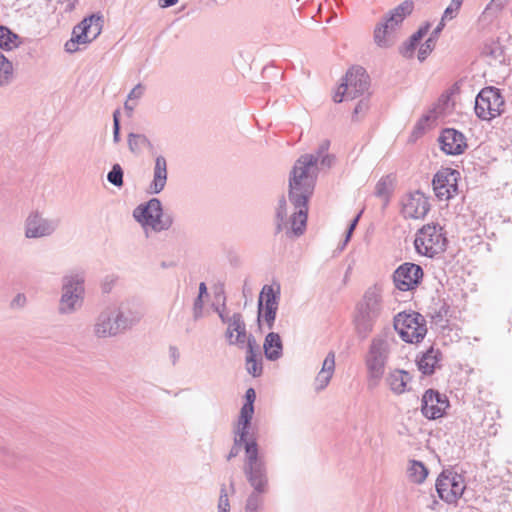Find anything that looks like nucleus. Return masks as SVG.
<instances>
[{"label":"nucleus","instance_id":"1","mask_svg":"<svg viewBox=\"0 0 512 512\" xmlns=\"http://www.w3.org/2000/svg\"><path fill=\"white\" fill-rule=\"evenodd\" d=\"M329 141H324L315 153L301 155L295 162L289 177V200L295 208L290 218L287 235L299 237L306 229L308 202L311 198L319 172V160L329 148Z\"/></svg>","mask_w":512,"mask_h":512},{"label":"nucleus","instance_id":"2","mask_svg":"<svg viewBox=\"0 0 512 512\" xmlns=\"http://www.w3.org/2000/svg\"><path fill=\"white\" fill-rule=\"evenodd\" d=\"M384 312L381 289L377 285L369 287L355 308L354 324L357 334L365 338Z\"/></svg>","mask_w":512,"mask_h":512},{"label":"nucleus","instance_id":"3","mask_svg":"<svg viewBox=\"0 0 512 512\" xmlns=\"http://www.w3.org/2000/svg\"><path fill=\"white\" fill-rule=\"evenodd\" d=\"M414 9L412 0H405L390 10L377 25L373 32L375 44L380 48H390L397 41V31L403 21Z\"/></svg>","mask_w":512,"mask_h":512},{"label":"nucleus","instance_id":"4","mask_svg":"<svg viewBox=\"0 0 512 512\" xmlns=\"http://www.w3.org/2000/svg\"><path fill=\"white\" fill-rule=\"evenodd\" d=\"M243 474L252 491L247 496L245 512H262L265 495L270 491L268 465H258L243 468Z\"/></svg>","mask_w":512,"mask_h":512},{"label":"nucleus","instance_id":"5","mask_svg":"<svg viewBox=\"0 0 512 512\" xmlns=\"http://www.w3.org/2000/svg\"><path fill=\"white\" fill-rule=\"evenodd\" d=\"M390 355V342L383 336L372 339L365 356L368 387L376 388L385 372V366Z\"/></svg>","mask_w":512,"mask_h":512},{"label":"nucleus","instance_id":"6","mask_svg":"<svg viewBox=\"0 0 512 512\" xmlns=\"http://www.w3.org/2000/svg\"><path fill=\"white\" fill-rule=\"evenodd\" d=\"M84 282V275L80 272L63 276L58 305L60 315H71L81 308L85 294Z\"/></svg>","mask_w":512,"mask_h":512},{"label":"nucleus","instance_id":"7","mask_svg":"<svg viewBox=\"0 0 512 512\" xmlns=\"http://www.w3.org/2000/svg\"><path fill=\"white\" fill-rule=\"evenodd\" d=\"M109 308L122 334L132 330L145 316L144 303L136 296H127Z\"/></svg>","mask_w":512,"mask_h":512},{"label":"nucleus","instance_id":"8","mask_svg":"<svg viewBox=\"0 0 512 512\" xmlns=\"http://www.w3.org/2000/svg\"><path fill=\"white\" fill-rule=\"evenodd\" d=\"M448 240L443 227L438 223L423 225L416 233L414 247L418 254L433 258L443 253Z\"/></svg>","mask_w":512,"mask_h":512},{"label":"nucleus","instance_id":"9","mask_svg":"<svg viewBox=\"0 0 512 512\" xmlns=\"http://www.w3.org/2000/svg\"><path fill=\"white\" fill-rule=\"evenodd\" d=\"M134 219L143 227H150L155 232L168 230L172 225V218L164 215L162 203L158 198H151L138 205L133 210Z\"/></svg>","mask_w":512,"mask_h":512},{"label":"nucleus","instance_id":"10","mask_svg":"<svg viewBox=\"0 0 512 512\" xmlns=\"http://www.w3.org/2000/svg\"><path fill=\"white\" fill-rule=\"evenodd\" d=\"M369 87L370 79L366 70L360 66L352 67L342 78V82L333 97L334 102H342L345 96L350 99H355L363 96L365 93L369 95Z\"/></svg>","mask_w":512,"mask_h":512},{"label":"nucleus","instance_id":"11","mask_svg":"<svg viewBox=\"0 0 512 512\" xmlns=\"http://www.w3.org/2000/svg\"><path fill=\"white\" fill-rule=\"evenodd\" d=\"M394 329L406 343H419L427 334L426 320L418 312H400L394 317Z\"/></svg>","mask_w":512,"mask_h":512},{"label":"nucleus","instance_id":"12","mask_svg":"<svg viewBox=\"0 0 512 512\" xmlns=\"http://www.w3.org/2000/svg\"><path fill=\"white\" fill-rule=\"evenodd\" d=\"M505 100L499 88L484 87L475 98L474 111L484 121H490L504 112Z\"/></svg>","mask_w":512,"mask_h":512},{"label":"nucleus","instance_id":"13","mask_svg":"<svg viewBox=\"0 0 512 512\" xmlns=\"http://www.w3.org/2000/svg\"><path fill=\"white\" fill-rule=\"evenodd\" d=\"M251 424L237 421L233 428L235 440L244 443V463L243 468L267 464L263 455L260 454V448L254 434L250 433Z\"/></svg>","mask_w":512,"mask_h":512},{"label":"nucleus","instance_id":"14","mask_svg":"<svg viewBox=\"0 0 512 512\" xmlns=\"http://www.w3.org/2000/svg\"><path fill=\"white\" fill-rule=\"evenodd\" d=\"M424 277L423 268L412 262H405L399 265L393 273V282L400 291L415 290Z\"/></svg>","mask_w":512,"mask_h":512},{"label":"nucleus","instance_id":"15","mask_svg":"<svg viewBox=\"0 0 512 512\" xmlns=\"http://www.w3.org/2000/svg\"><path fill=\"white\" fill-rule=\"evenodd\" d=\"M459 171L452 168L439 170L432 179V186L439 200H449L458 194Z\"/></svg>","mask_w":512,"mask_h":512},{"label":"nucleus","instance_id":"16","mask_svg":"<svg viewBox=\"0 0 512 512\" xmlns=\"http://www.w3.org/2000/svg\"><path fill=\"white\" fill-rule=\"evenodd\" d=\"M450 406L446 395L435 389H427L421 398V413L429 419L435 420L445 415L446 409Z\"/></svg>","mask_w":512,"mask_h":512},{"label":"nucleus","instance_id":"17","mask_svg":"<svg viewBox=\"0 0 512 512\" xmlns=\"http://www.w3.org/2000/svg\"><path fill=\"white\" fill-rule=\"evenodd\" d=\"M59 226V219L45 218L39 212H31L25 221V237L29 239L50 236Z\"/></svg>","mask_w":512,"mask_h":512},{"label":"nucleus","instance_id":"18","mask_svg":"<svg viewBox=\"0 0 512 512\" xmlns=\"http://www.w3.org/2000/svg\"><path fill=\"white\" fill-rule=\"evenodd\" d=\"M429 209L428 198L419 190L408 193L402 200V214L405 218H424Z\"/></svg>","mask_w":512,"mask_h":512},{"label":"nucleus","instance_id":"19","mask_svg":"<svg viewBox=\"0 0 512 512\" xmlns=\"http://www.w3.org/2000/svg\"><path fill=\"white\" fill-rule=\"evenodd\" d=\"M116 325L115 318L108 306L95 317L92 325V333L97 339L114 338L122 335L119 327Z\"/></svg>","mask_w":512,"mask_h":512},{"label":"nucleus","instance_id":"20","mask_svg":"<svg viewBox=\"0 0 512 512\" xmlns=\"http://www.w3.org/2000/svg\"><path fill=\"white\" fill-rule=\"evenodd\" d=\"M438 142L440 149L447 155L463 154L467 148L466 137L454 128H445L441 131Z\"/></svg>","mask_w":512,"mask_h":512},{"label":"nucleus","instance_id":"21","mask_svg":"<svg viewBox=\"0 0 512 512\" xmlns=\"http://www.w3.org/2000/svg\"><path fill=\"white\" fill-rule=\"evenodd\" d=\"M441 360V351L434 348V346H430L426 351L418 354L416 358V365L423 375L430 376L435 373L437 368L440 367Z\"/></svg>","mask_w":512,"mask_h":512},{"label":"nucleus","instance_id":"22","mask_svg":"<svg viewBox=\"0 0 512 512\" xmlns=\"http://www.w3.org/2000/svg\"><path fill=\"white\" fill-rule=\"evenodd\" d=\"M167 179V161L164 156L158 155L154 161L153 178L148 186L147 192L149 194L161 193L166 186Z\"/></svg>","mask_w":512,"mask_h":512},{"label":"nucleus","instance_id":"23","mask_svg":"<svg viewBox=\"0 0 512 512\" xmlns=\"http://www.w3.org/2000/svg\"><path fill=\"white\" fill-rule=\"evenodd\" d=\"M245 360L247 372L255 378L260 377L263 373V362L261 356L258 355V346L252 335L247 338Z\"/></svg>","mask_w":512,"mask_h":512},{"label":"nucleus","instance_id":"24","mask_svg":"<svg viewBox=\"0 0 512 512\" xmlns=\"http://www.w3.org/2000/svg\"><path fill=\"white\" fill-rule=\"evenodd\" d=\"M411 380L412 376L410 373L403 369H394L390 371L385 378L386 384L396 395H402L409 391L407 385Z\"/></svg>","mask_w":512,"mask_h":512},{"label":"nucleus","instance_id":"25","mask_svg":"<svg viewBox=\"0 0 512 512\" xmlns=\"http://www.w3.org/2000/svg\"><path fill=\"white\" fill-rule=\"evenodd\" d=\"M430 28L431 24L429 22H425L421 25L399 48L400 54L407 59L413 58L416 48L419 46L421 40L428 34Z\"/></svg>","mask_w":512,"mask_h":512},{"label":"nucleus","instance_id":"26","mask_svg":"<svg viewBox=\"0 0 512 512\" xmlns=\"http://www.w3.org/2000/svg\"><path fill=\"white\" fill-rule=\"evenodd\" d=\"M264 355L269 361H277L283 355V342L276 332H269L263 343Z\"/></svg>","mask_w":512,"mask_h":512},{"label":"nucleus","instance_id":"27","mask_svg":"<svg viewBox=\"0 0 512 512\" xmlns=\"http://www.w3.org/2000/svg\"><path fill=\"white\" fill-rule=\"evenodd\" d=\"M335 370V354L333 351H330L322 364L321 371L317 374L315 378V389L317 391L323 390L330 382L332 375Z\"/></svg>","mask_w":512,"mask_h":512},{"label":"nucleus","instance_id":"28","mask_svg":"<svg viewBox=\"0 0 512 512\" xmlns=\"http://www.w3.org/2000/svg\"><path fill=\"white\" fill-rule=\"evenodd\" d=\"M449 481L450 490L449 493L446 494V503L453 504L456 503L457 500L463 495L466 484L464 477L453 470Z\"/></svg>","mask_w":512,"mask_h":512},{"label":"nucleus","instance_id":"29","mask_svg":"<svg viewBox=\"0 0 512 512\" xmlns=\"http://www.w3.org/2000/svg\"><path fill=\"white\" fill-rule=\"evenodd\" d=\"M445 27V23L440 21L438 25L433 29L429 37L425 40V42L420 46L418 51V60L423 62L430 55V53L434 50L437 39L441 34L442 30Z\"/></svg>","mask_w":512,"mask_h":512},{"label":"nucleus","instance_id":"30","mask_svg":"<svg viewBox=\"0 0 512 512\" xmlns=\"http://www.w3.org/2000/svg\"><path fill=\"white\" fill-rule=\"evenodd\" d=\"M280 300V287L273 285H264L258 301H262L263 308L278 309Z\"/></svg>","mask_w":512,"mask_h":512},{"label":"nucleus","instance_id":"31","mask_svg":"<svg viewBox=\"0 0 512 512\" xmlns=\"http://www.w3.org/2000/svg\"><path fill=\"white\" fill-rule=\"evenodd\" d=\"M99 20V14H91L85 17L79 24H77L73 28V34H75L78 40H81L82 43L88 44L91 43L90 37V28L93 21Z\"/></svg>","mask_w":512,"mask_h":512},{"label":"nucleus","instance_id":"32","mask_svg":"<svg viewBox=\"0 0 512 512\" xmlns=\"http://www.w3.org/2000/svg\"><path fill=\"white\" fill-rule=\"evenodd\" d=\"M482 53L495 63L504 64L506 62L505 49L499 41L486 43L483 47Z\"/></svg>","mask_w":512,"mask_h":512},{"label":"nucleus","instance_id":"33","mask_svg":"<svg viewBox=\"0 0 512 512\" xmlns=\"http://www.w3.org/2000/svg\"><path fill=\"white\" fill-rule=\"evenodd\" d=\"M128 147L132 153H139L143 148L152 150L154 148L152 142L143 134L129 133Z\"/></svg>","mask_w":512,"mask_h":512},{"label":"nucleus","instance_id":"34","mask_svg":"<svg viewBox=\"0 0 512 512\" xmlns=\"http://www.w3.org/2000/svg\"><path fill=\"white\" fill-rule=\"evenodd\" d=\"M278 309L263 308L262 301L257 304V323L259 327L264 322L269 330H272L275 324Z\"/></svg>","mask_w":512,"mask_h":512},{"label":"nucleus","instance_id":"35","mask_svg":"<svg viewBox=\"0 0 512 512\" xmlns=\"http://www.w3.org/2000/svg\"><path fill=\"white\" fill-rule=\"evenodd\" d=\"M408 471L411 481L417 484L423 483L429 473L428 468L424 465V463L418 460L410 461Z\"/></svg>","mask_w":512,"mask_h":512},{"label":"nucleus","instance_id":"36","mask_svg":"<svg viewBox=\"0 0 512 512\" xmlns=\"http://www.w3.org/2000/svg\"><path fill=\"white\" fill-rule=\"evenodd\" d=\"M19 45V36L8 27L0 25V48L12 50Z\"/></svg>","mask_w":512,"mask_h":512},{"label":"nucleus","instance_id":"37","mask_svg":"<svg viewBox=\"0 0 512 512\" xmlns=\"http://www.w3.org/2000/svg\"><path fill=\"white\" fill-rule=\"evenodd\" d=\"M452 475V470L444 469L439 476L437 477L435 488L436 492L441 500L446 502V494L449 493L450 490V476Z\"/></svg>","mask_w":512,"mask_h":512},{"label":"nucleus","instance_id":"38","mask_svg":"<svg viewBox=\"0 0 512 512\" xmlns=\"http://www.w3.org/2000/svg\"><path fill=\"white\" fill-rule=\"evenodd\" d=\"M287 217V202L284 196H282L279 201L276 208V227H275V233H280L284 227H286Z\"/></svg>","mask_w":512,"mask_h":512},{"label":"nucleus","instance_id":"39","mask_svg":"<svg viewBox=\"0 0 512 512\" xmlns=\"http://www.w3.org/2000/svg\"><path fill=\"white\" fill-rule=\"evenodd\" d=\"M244 319L242 314L240 313H234L231 315V321L227 324V330L225 332V337L227 338L228 342L234 337V332H237L238 330H244Z\"/></svg>","mask_w":512,"mask_h":512},{"label":"nucleus","instance_id":"40","mask_svg":"<svg viewBox=\"0 0 512 512\" xmlns=\"http://www.w3.org/2000/svg\"><path fill=\"white\" fill-rule=\"evenodd\" d=\"M393 180L390 175L382 177L376 184L375 195L381 198H388L392 191Z\"/></svg>","mask_w":512,"mask_h":512},{"label":"nucleus","instance_id":"41","mask_svg":"<svg viewBox=\"0 0 512 512\" xmlns=\"http://www.w3.org/2000/svg\"><path fill=\"white\" fill-rule=\"evenodd\" d=\"M13 74L12 63L0 52V85L8 83Z\"/></svg>","mask_w":512,"mask_h":512},{"label":"nucleus","instance_id":"42","mask_svg":"<svg viewBox=\"0 0 512 512\" xmlns=\"http://www.w3.org/2000/svg\"><path fill=\"white\" fill-rule=\"evenodd\" d=\"M123 176L124 171L120 164L116 163L112 166L111 170L107 174V180L110 184L114 185L115 187H122L123 186Z\"/></svg>","mask_w":512,"mask_h":512},{"label":"nucleus","instance_id":"43","mask_svg":"<svg viewBox=\"0 0 512 512\" xmlns=\"http://www.w3.org/2000/svg\"><path fill=\"white\" fill-rule=\"evenodd\" d=\"M429 120H430V117L428 115H425L421 119H419L413 129L411 137L416 139V138L422 136L425 133L426 125L429 122Z\"/></svg>","mask_w":512,"mask_h":512},{"label":"nucleus","instance_id":"44","mask_svg":"<svg viewBox=\"0 0 512 512\" xmlns=\"http://www.w3.org/2000/svg\"><path fill=\"white\" fill-rule=\"evenodd\" d=\"M254 406L242 405L237 421L252 424Z\"/></svg>","mask_w":512,"mask_h":512},{"label":"nucleus","instance_id":"45","mask_svg":"<svg viewBox=\"0 0 512 512\" xmlns=\"http://www.w3.org/2000/svg\"><path fill=\"white\" fill-rule=\"evenodd\" d=\"M369 109V100L367 97L362 98L355 106L352 114L353 120H358V115L363 114Z\"/></svg>","mask_w":512,"mask_h":512},{"label":"nucleus","instance_id":"46","mask_svg":"<svg viewBox=\"0 0 512 512\" xmlns=\"http://www.w3.org/2000/svg\"><path fill=\"white\" fill-rule=\"evenodd\" d=\"M103 23H104L103 16L99 15V20L93 21V24H91V28H90L91 42L93 40H95L101 34L102 28H103Z\"/></svg>","mask_w":512,"mask_h":512},{"label":"nucleus","instance_id":"47","mask_svg":"<svg viewBox=\"0 0 512 512\" xmlns=\"http://www.w3.org/2000/svg\"><path fill=\"white\" fill-rule=\"evenodd\" d=\"M218 509H219V512H230L229 511L230 503H229L228 495H227L224 487L221 489L219 503H218Z\"/></svg>","mask_w":512,"mask_h":512},{"label":"nucleus","instance_id":"48","mask_svg":"<svg viewBox=\"0 0 512 512\" xmlns=\"http://www.w3.org/2000/svg\"><path fill=\"white\" fill-rule=\"evenodd\" d=\"M362 215V211H360L350 222L349 226L347 227L346 234H345V243H348L353 235L354 230L356 229L358 222L360 220V217Z\"/></svg>","mask_w":512,"mask_h":512},{"label":"nucleus","instance_id":"49","mask_svg":"<svg viewBox=\"0 0 512 512\" xmlns=\"http://www.w3.org/2000/svg\"><path fill=\"white\" fill-rule=\"evenodd\" d=\"M449 310H450V307L444 303L440 309L435 312V315H433V319L435 320V322L438 324V323H441L442 321H448L447 320V316H448V313H449Z\"/></svg>","mask_w":512,"mask_h":512},{"label":"nucleus","instance_id":"50","mask_svg":"<svg viewBox=\"0 0 512 512\" xmlns=\"http://www.w3.org/2000/svg\"><path fill=\"white\" fill-rule=\"evenodd\" d=\"M120 129L119 111L116 110L113 114V141L115 143L120 141Z\"/></svg>","mask_w":512,"mask_h":512},{"label":"nucleus","instance_id":"51","mask_svg":"<svg viewBox=\"0 0 512 512\" xmlns=\"http://www.w3.org/2000/svg\"><path fill=\"white\" fill-rule=\"evenodd\" d=\"M79 44H83L81 40H78L77 36L72 33V37L65 43V51L68 53L76 52Z\"/></svg>","mask_w":512,"mask_h":512},{"label":"nucleus","instance_id":"52","mask_svg":"<svg viewBox=\"0 0 512 512\" xmlns=\"http://www.w3.org/2000/svg\"><path fill=\"white\" fill-rule=\"evenodd\" d=\"M27 302V298L25 294L18 293L10 302V307L12 309H22Z\"/></svg>","mask_w":512,"mask_h":512},{"label":"nucleus","instance_id":"53","mask_svg":"<svg viewBox=\"0 0 512 512\" xmlns=\"http://www.w3.org/2000/svg\"><path fill=\"white\" fill-rule=\"evenodd\" d=\"M460 7H454L453 2L451 1L450 5L444 10L441 21L445 23L446 20H452L456 17Z\"/></svg>","mask_w":512,"mask_h":512},{"label":"nucleus","instance_id":"54","mask_svg":"<svg viewBox=\"0 0 512 512\" xmlns=\"http://www.w3.org/2000/svg\"><path fill=\"white\" fill-rule=\"evenodd\" d=\"M247 338L246 324H244V330H238L236 332V336L233 337L230 341V345H242L244 344Z\"/></svg>","mask_w":512,"mask_h":512},{"label":"nucleus","instance_id":"55","mask_svg":"<svg viewBox=\"0 0 512 512\" xmlns=\"http://www.w3.org/2000/svg\"><path fill=\"white\" fill-rule=\"evenodd\" d=\"M203 307H204L203 299L195 298L194 303H193V318H194V320H198L202 317Z\"/></svg>","mask_w":512,"mask_h":512},{"label":"nucleus","instance_id":"56","mask_svg":"<svg viewBox=\"0 0 512 512\" xmlns=\"http://www.w3.org/2000/svg\"><path fill=\"white\" fill-rule=\"evenodd\" d=\"M241 448L244 449V443L233 439V445L227 455V460L230 461L233 458L237 457L241 451Z\"/></svg>","mask_w":512,"mask_h":512},{"label":"nucleus","instance_id":"57","mask_svg":"<svg viewBox=\"0 0 512 512\" xmlns=\"http://www.w3.org/2000/svg\"><path fill=\"white\" fill-rule=\"evenodd\" d=\"M245 402L243 405L254 406L256 400V391L254 388H248L244 395Z\"/></svg>","mask_w":512,"mask_h":512},{"label":"nucleus","instance_id":"58","mask_svg":"<svg viewBox=\"0 0 512 512\" xmlns=\"http://www.w3.org/2000/svg\"><path fill=\"white\" fill-rule=\"evenodd\" d=\"M143 86L141 84H138L136 85L129 93L128 95V100L129 101H132V100H137L139 99L142 94H143Z\"/></svg>","mask_w":512,"mask_h":512},{"label":"nucleus","instance_id":"59","mask_svg":"<svg viewBox=\"0 0 512 512\" xmlns=\"http://www.w3.org/2000/svg\"><path fill=\"white\" fill-rule=\"evenodd\" d=\"M334 156L330 154H326L320 157L319 165L323 168H330L333 165Z\"/></svg>","mask_w":512,"mask_h":512},{"label":"nucleus","instance_id":"60","mask_svg":"<svg viewBox=\"0 0 512 512\" xmlns=\"http://www.w3.org/2000/svg\"><path fill=\"white\" fill-rule=\"evenodd\" d=\"M169 358L173 365H175L180 358V352L176 346L169 347Z\"/></svg>","mask_w":512,"mask_h":512},{"label":"nucleus","instance_id":"61","mask_svg":"<svg viewBox=\"0 0 512 512\" xmlns=\"http://www.w3.org/2000/svg\"><path fill=\"white\" fill-rule=\"evenodd\" d=\"M215 310L218 313V316L223 323L228 324L231 321V316H229L225 312V304H223V308L220 309L217 307Z\"/></svg>","mask_w":512,"mask_h":512},{"label":"nucleus","instance_id":"62","mask_svg":"<svg viewBox=\"0 0 512 512\" xmlns=\"http://www.w3.org/2000/svg\"><path fill=\"white\" fill-rule=\"evenodd\" d=\"M179 0H158V5L161 8H168L175 5Z\"/></svg>","mask_w":512,"mask_h":512},{"label":"nucleus","instance_id":"63","mask_svg":"<svg viewBox=\"0 0 512 512\" xmlns=\"http://www.w3.org/2000/svg\"><path fill=\"white\" fill-rule=\"evenodd\" d=\"M207 295V287H206V284L204 282H201L199 284V293H198V296L196 298H200V299H203V296Z\"/></svg>","mask_w":512,"mask_h":512},{"label":"nucleus","instance_id":"64","mask_svg":"<svg viewBox=\"0 0 512 512\" xmlns=\"http://www.w3.org/2000/svg\"><path fill=\"white\" fill-rule=\"evenodd\" d=\"M112 283H113V280H111L109 283H108V282H105V283L103 284V287H102V288H103V292H105V293H109V292H110V290H111V284H112Z\"/></svg>","mask_w":512,"mask_h":512}]
</instances>
